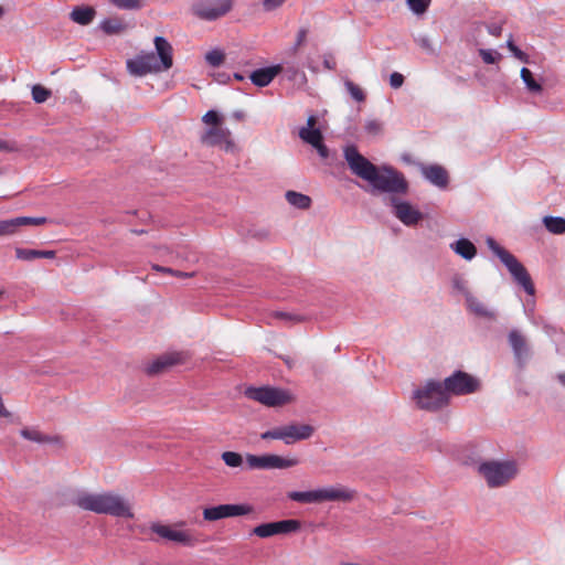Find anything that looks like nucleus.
<instances>
[{"label":"nucleus","mask_w":565,"mask_h":565,"mask_svg":"<svg viewBox=\"0 0 565 565\" xmlns=\"http://www.w3.org/2000/svg\"><path fill=\"white\" fill-rule=\"evenodd\" d=\"M344 159L351 172L371 185L372 193H390V204L394 207V215L405 225H416L423 214L411 203L399 201L395 194L405 195L409 184L404 174L391 166L377 167L361 154L354 145L343 150Z\"/></svg>","instance_id":"1"},{"label":"nucleus","mask_w":565,"mask_h":565,"mask_svg":"<svg viewBox=\"0 0 565 565\" xmlns=\"http://www.w3.org/2000/svg\"><path fill=\"white\" fill-rule=\"evenodd\" d=\"M73 504L96 514L122 519H134L135 516L129 501L111 491L100 493L82 491L73 499Z\"/></svg>","instance_id":"2"},{"label":"nucleus","mask_w":565,"mask_h":565,"mask_svg":"<svg viewBox=\"0 0 565 565\" xmlns=\"http://www.w3.org/2000/svg\"><path fill=\"white\" fill-rule=\"evenodd\" d=\"M356 491L343 486H335L310 491H290L287 498L299 503H321L324 501L351 502Z\"/></svg>","instance_id":"3"},{"label":"nucleus","mask_w":565,"mask_h":565,"mask_svg":"<svg viewBox=\"0 0 565 565\" xmlns=\"http://www.w3.org/2000/svg\"><path fill=\"white\" fill-rule=\"evenodd\" d=\"M488 247L498 256L501 263L507 267L514 281L520 285L524 291L533 296L535 287L526 268L510 252L500 246L492 237L487 238Z\"/></svg>","instance_id":"4"},{"label":"nucleus","mask_w":565,"mask_h":565,"mask_svg":"<svg viewBox=\"0 0 565 565\" xmlns=\"http://www.w3.org/2000/svg\"><path fill=\"white\" fill-rule=\"evenodd\" d=\"M478 472L484 478L489 488H499L509 483L518 475L515 461H484L478 466Z\"/></svg>","instance_id":"5"},{"label":"nucleus","mask_w":565,"mask_h":565,"mask_svg":"<svg viewBox=\"0 0 565 565\" xmlns=\"http://www.w3.org/2000/svg\"><path fill=\"white\" fill-rule=\"evenodd\" d=\"M414 399L419 408L436 412L449 404V396L443 390L441 382L429 380L414 392Z\"/></svg>","instance_id":"6"},{"label":"nucleus","mask_w":565,"mask_h":565,"mask_svg":"<svg viewBox=\"0 0 565 565\" xmlns=\"http://www.w3.org/2000/svg\"><path fill=\"white\" fill-rule=\"evenodd\" d=\"M244 394L247 398L258 402L267 407H280L295 401V396L289 390L268 385L247 387Z\"/></svg>","instance_id":"7"},{"label":"nucleus","mask_w":565,"mask_h":565,"mask_svg":"<svg viewBox=\"0 0 565 565\" xmlns=\"http://www.w3.org/2000/svg\"><path fill=\"white\" fill-rule=\"evenodd\" d=\"M315 433V427L309 424L290 423L274 427L260 434L263 440L278 439L286 445H292L300 440L309 439Z\"/></svg>","instance_id":"8"},{"label":"nucleus","mask_w":565,"mask_h":565,"mask_svg":"<svg viewBox=\"0 0 565 565\" xmlns=\"http://www.w3.org/2000/svg\"><path fill=\"white\" fill-rule=\"evenodd\" d=\"M443 390L446 395H468L480 388V382L475 376L463 372L455 371L450 376L444 380Z\"/></svg>","instance_id":"9"},{"label":"nucleus","mask_w":565,"mask_h":565,"mask_svg":"<svg viewBox=\"0 0 565 565\" xmlns=\"http://www.w3.org/2000/svg\"><path fill=\"white\" fill-rule=\"evenodd\" d=\"M233 8V0H198L192 12L204 21H215L225 17Z\"/></svg>","instance_id":"10"},{"label":"nucleus","mask_w":565,"mask_h":565,"mask_svg":"<svg viewBox=\"0 0 565 565\" xmlns=\"http://www.w3.org/2000/svg\"><path fill=\"white\" fill-rule=\"evenodd\" d=\"M246 463L249 469H287L299 463L297 458H284L274 454H265L262 456L247 454Z\"/></svg>","instance_id":"11"},{"label":"nucleus","mask_w":565,"mask_h":565,"mask_svg":"<svg viewBox=\"0 0 565 565\" xmlns=\"http://www.w3.org/2000/svg\"><path fill=\"white\" fill-rule=\"evenodd\" d=\"M126 66L129 74L137 77H142L151 73H161L153 52H141L137 54L134 58L127 60Z\"/></svg>","instance_id":"12"},{"label":"nucleus","mask_w":565,"mask_h":565,"mask_svg":"<svg viewBox=\"0 0 565 565\" xmlns=\"http://www.w3.org/2000/svg\"><path fill=\"white\" fill-rule=\"evenodd\" d=\"M254 511L250 504H220L215 507H209L203 509V519L205 521H218L225 518H234L239 515H246Z\"/></svg>","instance_id":"13"},{"label":"nucleus","mask_w":565,"mask_h":565,"mask_svg":"<svg viewBox=\"0 0 565 565\" xmlns=\"http://www.w3.org/2000/svg\"><path fill=\"white\" fill-rule=\"evenodd\" d=\"M301 527V523L298 520L288 519L276 522L263 523L255 526L252 531V534L267 539L278 534H289L299 531Z\"/></svg>","instance_id":"14"},{"label":"nucleus","mask_w":565,"mask_h":565,"mask_svg":"<svg viewBox=\"0 0 565 565\" xmlns=\"http://www.w3.org/2000/svg\"><path fill=\"white\" fill-rule=\"evenodd\" d=\"M508 343L512 349L516 365L525 367L532 356V351L526 337L518 329H512L508 334Z\"/></svg>","instance_id":"15"},{"label":"nucleus","mask_w":565,"mask_h":565,"mask_svg":"<svg viewBox=\"0 0 565 565\" xmlns=\"http://www.w3.org/2000/svg\"><path fill=\"white\" fill-rule=\"evenodd\" d=\"M203 145L209 147L218 146L225 151H233L235 143L231 138V131L222 127H210L200 137Z\"/></svg>","instance_id":"16"},{"label":"nucleus","mask_w":565,"mask_h":565,"mask_svg":"<svg viewBox=\"0 0 565 565\" xmlns=\"http://www.w3.org/2000/svg\"><path fill=\"white\" fill-rule=\"evenodd\" d=\"M150 530L160 537L184 546H194L198 540L189 531H179L169 525L152 523Z\"/></svg>","instance_id":"17"},{"label":"nucleus","mask_w":565,"mask_h":565,"mask_svg":"<svg viewBox=\"0 0 565 565\" xmlns=\"http://www.w3.org/2000/svg\"><path fill=\"white\" fill-rule=\"evenodd\" d=\"M184 361L182 353H164L147 364L145 371L148 375L154 376L169 370L171 366L181 364Z\"/></svg>","instance_id":"18"},{"label":"nucleus","mask_w":565,"mask_h":565,"mask_svg":"<svg viewBox=\"0 0 565 565\" xmlns=\"http://www.w3.org/2000/svg\"><path fill=\"white\" fill-rule=\"evenodd\" d=\"M156 49L157 65L161 72L169 71L173 66V47L170 42L163 36H156L153 39Z\"/></svg>","instance_id":"19"},{"label":"nucleus","mask_w":565,"mask_h":565,"mask_svg":"<svg viewBox=\"0 0 565 565\" xmlns=\"http://www.w3.org/2000/svg\"><path fill=\"white\" fill-rule=\"evenodd\" d=\"M420 172L423 177L431 184L445 189L449 183V175L447 170L439 164H420Z\"/></svg>","instance_id":"20"},{"label":"nucleus","mask_w":565,"mask_h":565,"mask_svg":"<svg viewBox=\"0 0 565 565\" xmlns=\"http://www.w3.org/2000/svg\"><path fill=\"white\" fill-rule=\"evenodd\" d=\"M282 70L284 65L281 64L258 68L249 75V78L254 85L265 87L269 85L279 73H282Z\"/></svg>","instance_id":"21"},{"label":"nucleus","mask_w":565,"mask_h":565,"mask_svg":"<svg viewBox=\"0 0 565 565\" xmlns=\"http://www.w3.org/2000/svg\"><path fill=\"white\" fill-rule=\"evenodd\" d=\"M466 302L468 309L476 316L487 318L489 320L495 319V312L490 310L483 302L472 296L470 292L466 294Z\"/></svg>","instance_id":"22"},{"label":"nucleus","mask_w":565,"mask_h":565,"mask_svg":"<svg viewBox=\"0 0 565 565\" xmlns=\"http://www.w3.org/2000/svg\"><path fill=\"white\" fill-rule=\"evenodd\" d=\"M6 224H8V234L11 235L17 232L20 226H39L43 225L47 222L46 217H31V216H19L10 220H4Z\"/></svg>","instance_id":"23"},{"label":"nucleus","mask_w":565,"mask_h":565,"mask_svg":"<svg viewBox=\"0 0 565 565\" xmlns=\"http://www.w3.org/2000/svg\"><path fill=\"white\" fill-rule=\"evenodd\" d=\"M20 435L28 440L38 443V444H60V436H50L42 434L40 430L23 428L20 430Z\"/></svg>","instance_id":"24"},{"label":"nucleus","mask_w":565,"mask_h":565,"mask_svg":"<svg viewBox=\"0 0 565 565\" xmlns=\"http://www.w3.org/2000/svg\"><path fill=\"white\" fill-rule=\"evenodd\" d=\"M452 250L466 260H471L477 255V248L468 238H459L451 244Z\"/></svg>","instance_id":"25"},{"label":"nucleus","mask_w":565,"mask_h":565,"mask_svg":"<svg viewBox=\"0 0 565 565\" xmlns=\"http://www.w3.org/2000/svg\"><path fill=\"white\" fill-rule=\"evenodd\" d=\"M95 14L96 11L92 7H75L71 12V19L81 25H87L93 21Z\"/></svg>","instance_id":"26"},{"label":"nucleus","mask_w":565,"mask_h":565,"mask_svg":"<svg viewBox=\"0 0 565 565\" xmlns=\"http://www.w3.org/2000/svg\"><path fill=\"white\" fill-rule=\"evenodd\" d=\"M285 196L290 205L300 210H308L312 202L310 196L296 191H287Z\"/></svg>","instance_id":"27"},{"label":"nucleus","mask_w":565,"mask_h":565,"mask_svg":"<svg viewBox=\"0 0 565 565\" xmlns=\"http://www.w3.org/2000/svg\"><path fill=\"white\" fill-rule=\"evenodd\" d=\"M520 75L530 93L541 94L543 92L542 85L534 78L533 73L529 68L522 67Z\"/></svg>","instance_id":"28"},{"label":"nucleus","mask_w":565,"mask_h":565,"mask_svg":"<svg viewBox=\"0 0 565 565\" xmlns=\"http://www.w3.org/2000/svg\"><path fill=\"white\" fill-rule=\"evenodd\" d=\"M543 224L546 230L552 234L565 233V218L561 216H545Z\"/></svg>","instance_id":"29"},{"label":"nucleus","mask_w":565,"mask_h":565,"mask_svg":"<svg viewBox=\"0 0 565 565\" xmlns=\"http://www.w3.org/2000/svg\"><path fill=\"white\" fill-rule=\"evenodd\" d=\"M299 137L312 147L323 140V136L319 129L301 128Z\"/></svg>","instance_id":"30"},{"label":"nucleus","mask_w":565,"mask_h":565,"mask_svg":"<svg viewBox=\"0 0 565 565\" xmlns=\"http://www.w3.org/2000/svg\"><path fill=\"white\" fill-rule=\"evenodd\" d=\"M433 0H406L409 10L416 15H423L427 12Z\"/></svg>","instance_id":"31"},{"label":"nucleus","mask_w":565,"mask_h":565,"mask_svg":"<svg viewBox=\"0 0 565 565\" xmlns=\"http://www.w3.org/2000/svg\"><path fill=\"white\" fill-rule=\"evenodd\" d=\"M31 94H32V99L36 104H42V103L46 102L49 99V97H51L52 92L50 89H47L46 87H44L40 84H36L32 87Z\"/></svg>","instance_id":"32"},{"label":"nucleus","mask_w":565,"mask_h":565,"mask_svg":"<svg viewBox=\"0 0 565 565\" xmlns=\"http://www.w3.org/2000/svg\"><path fill=\"white\" fill-rule=\"evenodd\" d=\"M100 28L107 34H117L124 30V24L118 19H107L102 22Z\"/></svg>","instance_id":"33"},{"label":"nucleus","mask_w":565,"mask_h":565,"mask_svg":"<svg viewBox=\"0 0 565 565\" xmlns=\"http://www.w3.org/2000/svg\"><path fill=\"white\" fill-rule=\"evenodd\" d=\"M344 86L348 90V93L351 95V97L359 102V103H362L365 100V93L363 92V89L358 86L355 83H353L351 79H345L344 81Z\"/></svg>","instance_id":"34"},{"label":"nucleus","mask_w":565,"mask_h":565,"mask_svg":"<svg viewBox=\"0 0 565 565\" xmlns=\"http://www.w3.org/2000/svg\"><path fill=\"white\" fill-rule=\"evenodd\" d=\"M225 60V54L220 49H214L205 54V61L213 67H218Z\"/></svg>","instance_id":"35"},{"label":"nucleus","mask_w":565,"mask_h":565,"mask_svg":"<svg viewBox=\"0 0 565 565\" xmlns=\"http://www.w3.org/2000/svg\"><path fill=\"white\" fill-rule=\"evenodd\" d=\"M222 460L231 468H237L243 463L242 455L235 451H224L222 454Z\"/></svg>","instance_id":"36"},{"label":"nucleus","mask_w":565,"mask_h":565,"mask_svg":"<svg viewBox=\"0 0 565 565\" xmlns=\"http://www.w3.org/2000/svg\"><path fill=\"white\" fill-rule=\"evenodd\" d=\"M151 268L153 270L158 271V273L169 274V275H172V276L178 277V278H189V277H192L194 275L193 273L175 270L173 268L164 267V266H161V265H158V264H152Z\"/></svg>","instance_id":"37"},{"label":"nucleus","mask_w":565,"mask_h":565,"mask_svg":"<svg viewBox=\"0 0 565 565\" xmlns=\"http://www.w3.org/2000/svg\"><path fill=\"white\" fill-rule=\"evenodd\" d=\"M15 256L18 259L25 260V262H31V260H34L35 258H41L40 250L21 248V247L15 248Z\"/></svg>","instance_id":"38"},{"label":"nucleus","mask_w":565,"mask_h":565,"mask_svg":"<svg viewBox=\"0 0 565 565\" xmlns=\"http://www.w3.org/2000/svg\"><path fill=\"white\" fill-rule=\"evenodd\" d=\"M109 2L122 10H137L142 7L141 0H109Z\"/></svg>","instance_id":"39"},{"label":"nucleus","mask_w":565,"mask_h":565,"mask_svg":"<svg viewBox=\"0 0 565 565\" xmlns=\"http://www.w3.org/2000/svg\"><path fill=\"white\" fill-rule=\"evenodd\" d=\"M282 72L286 73V75H287V77L289 79L297 81L299 78L300 83H306L307 82L306 74L303 72L299 71L294 65L284 66Z\"/></svg>","instance_id":"40"},{"label":"nucleus","mask_w":565,"mask_h":565,"mask_svg":"<svg viewBox=\"0 0 565 565\" xmlns=\"http://www.w3.org/2000/svg\"><path fill=\"white\" fill-rule=\"evenodd\" d=\"M479 55L486 64H494L501 58V54L497 51L480 49Z\"/></svg>","instance_id":"41"},{"label":"nucleus","mask_w":565,"mask_h":565,"mask_svg":"<svg viewBox=\"0 0 565 565\" xmlns=\"http://www.w3.org/2000/svg\"><path fill=\"white\" fill-rule=\"evenodd\" d=\"M507 47L510 50V52L513 54V56L515 58H518L519 61L523 62V63H529V55L523 52L522 50H520L513 42L512 39H509L507 41Z\"/></svg>","instance_id":"42"},{"label":"nucleus","mask_w":565,"mask_h":565,"mask_svg":"<svg viewBox=\"0 0 565 565\" xmlns=\"http://www.w3.org/2000/svg\"><path fill=\"white\" fill-rule=\"evenodd\" d=\"M364 128L365 131L372 136H379L383 131L382 122L376 119L366 120Z\"/></svg>","instance_id":"43"},{"label":"nucleus","mask_w":565,"mask_h":565,"mask_svg":"<svg viewBox=\"0 0 565 565\" xmlns=\"http://www.w3.org/2000/svg\"><path fill=\"white\" fill-rule=\"evenodd\" d=\"M274 316L276 318L285 320L286 322H289V323H298V322L305 321L303 316L294 315V313L284 312V311H276Z\"/></svg>","instance_id":"44"},{"label":"nucleus","mask_w":565,"mask_h":565,"mask_svg":"<svg viewBox=\"0 0 565 565\" xmlns=\"http://www.w3.org/2000/svg\"><path fill=\"white\" fill-rule=\"evenodd\" d=\"M415 42L427 53L435 54V49L427 35H418L415 38Z\"/></svg>","instance_id":"45"},{"label":"nucleus","mask_w":565,"mask_h":565,"mask_svg":"<svg viewBox=\"0 0 565 565\" xmlns=\"http://www.w3.org/2000/svg\"><path fill=\"white\" fill-rule=\"evenodd\" d=\"M202 120L207 125H212V127H218L222 121L220 115L215 110H209L202 117Z\"/></svg>","instance_id":"46"},{"label":"nucleus","mask_w":565,"mask_h":565,"mask_svg":"<svg viewBox=\"0 0 565 565\" xmlns=\"http://www.w3.org/2000/svg\"><path fill=\"white\" fill-rule=\"evenodd\" d=\"M307 34H308L307 29H305V28L299 29V31L297 33V39H296L295 45L292 46L294 52H297V50L301 45H303V43L306 42V39H307Z\"/></svg>","instance_id":"47"},{"label":"nucleus","mask_w":565,"mask_h":565,"mask_svg":"<svg viewBox=\"0 0 565 565\" xmlns=\"http://www.w3.org/2000/svg\"><path fill=\"white\" fill-rule=\"evenodd\" d=\"M286 0H263V8L266 12L274 11L281 7Z\"/></svg>","instance_id":"48"},{"label":"nucleus","mask_w":565,"mask_h":565,"mask_svg":"<svg viewBox=\"0 0 565 565\" xmlns=\"http://www.w3.org/2000/svg\"><path fill=\"white\" fill-rule=\"evenodd\" d=\"M404 83V76L401 73L394 72L390 76V85L393 88H399Z\"/></svg>","instance_id":"49"},{"label":"nucleus","mask_w":565,"mask_h":565,"mask_svg":"<svg viewBox=\"0 0 565 565\" xmlns=\"http://www.w3.org/2000/svg\"><path fill=\"white\" fill-rule=\"evenodd\" d=\"M0 151L14 152L18 151L17 143L0 139Z\"/></svg>","instance_id":"50"},{"label":"nucleus","mask_w":565,"mask_h":565,"mask_svg":"<svg viewBox=\"0 0 565 565\" xmlns=\"http://www.w3.org/2000/svg\"><path fill=\"white\" fill-rule=\"evenodd\" d=\"M488 32L493 36H500L502 33V25L500 23H489L487 24Z\"/></svg>","instance_id":"51"},{"label":"nucleus","mask_w":565,"mask_h":565,"mask_svg":"<svg viewBox=\"0 0 565 565\" xmlns=\"http://www.w3.org/2000/svg\"><path fill=\"white\" fill-rule=\"evenodd\" d=\"M323 66L329 71L335 70L337 63L331 54H326L323 56Z\"/></svg>","instance_id":"52"},{"label":"nucleus","mask_w":565,"mask_h":565,"mask_svg":"<svg viewBox=\"0 0 565 565\" xmlns=\"http://www.w3.org/2000/svg\"><path fill=\"white\" fill-rule=\"evenodd\" d=\"M313 148H316V150L318 151L319 156L322 158V159H327L329 157V149L328 147L323 143V140H321L320 142L317 143V146H313Z\"/></svg>","instance_id":"53"},{"label":"nucleus","mask_w":565,"mask_h":565,"mask_svg":"<svg viewBox=\"0 0 565 565\" xmlns=\"http://www.w3.org/2000/svg\"><path fill=\"white\" fill-rule=\"evenodd\" d=\"M249 235L254 238L262 241V239H266L268 237L269 233L266 230L249 231Z\"/></svg>","instance_id":"54"},{"label":"nucleus","mask_w":565,"mask_h":565,"mask_svg":"<svg viewBox=\"0 0 565 565\" xmlns=\"http://www.w3.org/2000/svg\"><path fill=\"white\" fill-rule=\"evenodd\" d=\"M41 258H54L55 252L54 250H40Z\"/></svg>","instance_id":"55"},{"label":"nucleus","mask_w":565,"mask_h":565,"mask_svg":"<svg viewBox=\"0 0 565 565\" xmlns=\"http://www.w3.org/2000/svg\"><path fill=\"white\" fill-rule=\"evenodd\" d=\"M8 224H6L4 220L0 221V236L2 235H9L8 234Z\"/></svg>","instance_id":"56"},{"label":"nucleus","mask_w":565,"mask_h":565,"mask_svg":"<svg viewBox=\"0 0 565 565\" xmlns=\"http://www.w3.org/2000/svg\"><path fill=\"white\" fill-rule=\"evenodd\" d=\"M233 117L236 120H243L245 118V114L242 110H236L233 113Z\"/></svg>","instance_id":"57"},{"label":"nucleus","mask_w":565,"mask_h":565,"mask_svg":"<svg viewBox=\"0 0 565 565\" xmlns=\"http://www.w3.org/2000/svg\"><path fill=\"white\" fill-rule=\"evenodd\" d=\"M316 124V117L315 116H310L307 120V127L306 128H310V129H315L313 126Z\"/></svg>","instance_id":"58"},{"label":"nucleus","mask_w":565,"mask_h":565,"mask_svg":"<svg viewBox=\"0 0 565 565\" xmlns=\"http://www.w3.org/2000/svg\"><path fill=\"white\" fill-rule=\"evenodd\" d=\"M0 417H11V413L2 405L0 408Z\"/></svg>","instance_id":"59"},{"label":"nucleus","mask_w":565,"mask_h":565,"mask_svg":"<svg viewBox=\"0 0 565 565\" xmlns=\"http://www.w3.org/2000/svg\"><path fill=\"white\" fill-rule=\"evenodd\" d=\"M228 79H230V76L227 74H218L217 75V81L220 83H226Z\"/></svg>","instance_id":"60"},{"label":"nucleus","mask_w":565,"mask_h":565,"mask_svg":"<svg viewBox=\"0 0 565 565\" xmlns=\"http://www.w3.org/2000/svg\"><path fill=\"white\" fill-rule=\"evenodd\" d=\"M556 379L565 387V373H558Z\"/></svg>","instance_id":"61"},{"label":"nucleus","mask_w":565,"mask_h":565,"mask_svg":"<svg viewBox=\"0 0 565 565\" xmlns=\"http://www.w3.org/2000/svg\"><path fill=\"white\" fill-rule=\"evenodd\" d=\"M289 369L292 367L294 361L289 356L281 358Z\"/></svg>","instance_id":"62"},{"label":"nucleus","mask_w":565,"mask_h":565,"mask_svg":"<svg viewBox=\"0 0 565 565\" xmlns=\"http://www.w3.org/2000/svg\"><path fill=\"white\" fill-rule=\"evenodd\" d=\"M233 76H234V78H235L236 81H244V78H245L241 73H234V75H233Z\"/></svg>","instance_id":"63"},{"label":"nucleus","mask_w":565,"mask_h":565,"mask_svg":"<svg viewBox=\"0 0 565 565\" xmlns=\"http://www.w3.org/2000/svg\"><path fill=\"white\" fill-rule=\"evenodd\" d=\"M132 233H135L137 235H141V234H145L146 231L145 230H132Z\"/></svg>","instance_id":"64"}]
</instances>
